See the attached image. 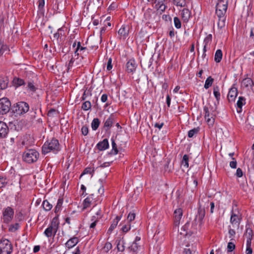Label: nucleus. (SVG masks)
I'll return each mask as SVG.
<instances>
[{"instance_id": "obj_61", "label": "nucleus", "mask_w": 254, "mask_h": 254, "mask_svg": "<svg viewBox=\"0 0 254 254\" xmlns=\"http://www.w3.org/2000/svg\"><path fill=\"white\" fill-rule=\"evenodd\" d=\"M108 95L106 94H104L102 95L101 100L102 102L105 103L107 101Z\"/></svg>"}, {"instance_id": "obj_41", "label": "nucleus", "mask_w": 254, "mask_h": 254, "mask_svg": "<svg viewBox=\"0 0 254 254\" xmlns=\"http://www.w3.org/2000/svg\"><path fill=\"white\" fill-rule=\"evenodd\" d=\"M7 50V47L4 45L0 39V56H1L4 52Z\"/></svg>"}, {"instance_id": "obj_28", "label": "nucleus", "mask_w": 254, "mask_h": 254, "mask_svg": "<svg viewBox=\"0 0 254 254\" xmlns=\"http://www.w3.org/2000/svg\"><path fill=\"white\" fill-rule=\"evenodd\" d=\"M218 17V26L220 28H222L225 26L226 17L225 15H217Z\"/></svg>"}, {"instance_id": "obj_44", "label": "nucleus", "mask_w": 254, "mask_h": 254, "mask_svg": "<svg viewBox=\"0 0 254 254\" xmlns=\"http://www.w3.org/2000/svg\"><path fill=\"white\" fill-rule=\"evenodd\" d=\"M174 22L175 26L176 28L179 29L181 27V22L180 20L178 17H175L174 18Z\"/></svg>"}, {"instance_id": "obj_9", "label": "nucleus", "mask_w": 254, "mask_h": 254, "mask_svg": "<svg viewBox=\"0 0 254 254\" xmlns=\"http://www.w3.org/2000/svg\"><path fill=\"white\" fill-rule=\"evenodd\" d=\"M130 26L128 24H124L118 31L119 39H125L128 36Z\"/></svg>"}, {"instance_id": "obj_25", "label": "nucleus", "mask_w": 254, "mask_h": 254, "mask_svg": "<svg viewBox=\"0 0 254 254\" xmlns=\"http://www.w3.org/2000/svg\"><path fill=\"white\" fill-rule=\"evenodd\" d=\"M246 99L244 97L240 96L239 97L238 100L237 102V112L238 113H240L242 111V106L245 104Z\"/></svg>"}, {"instance_id": "obj_60", "label": "nucleus", "mask_w": 254, "mask_h": 254, "mask_svg": "<svg viewBox=\"0 0 254 254\" xmlns=\"http://www.w3.org/2000/svg\"><path fill=\"white\" fill-rule=\"evenodd\" d=\"M94 172V170L93 169L92 170L90 168H86L84 170L83 173L84 174H91Z\"/></svg>"}, {"instance_id": "obj_19", "label": "nucleus", "mask_w": 254, "mask_h": 254, "mask_svg": "<svg viewBox=\"0 0 254 254\" xmlns=\"http://www.w3.org/2000/svg\"><path fill=\"white\" fill-rule=\"evenodd\" d=\"M109 142L107 138H105L102 141L99 142L96 147L100 151H103L107 149L109 147Z\"/></svg>"}, {"instance_id": "obj_40", "label": "nucleus", "mask_w": 254, "mask_h": 254, "mask_svg": "<svg viewBox=\"0 0 254 254\" xmlns=\"http://www.w3.org/2000/svg\"><path fill=\"white\" fill-rule=\"evenodd\" d=\"M213 94L217 101H219L220 98V93L219 92V89L218 86L214 87Z\"/></svg>"}, {"instance_id": "obj_48", "label": "nucleus", "mask_w": 254, "mask_h": 254, "mask_svg": "<svg viewBox=\"0 0 254 254\" xmlns=\"http://www.w3.org/2000/svg\"><path fill=\"white\" fill-rule=\"evenodd\" d=\"M27 87L29 90L32 92H35L37 89V88L34 85L33 82L31 81H29L28 82Z\"/></svg>"}, {"instance_id": "obj_11", "label": "nucleus", "mask_w": 254, "mask_h": 254, "mask_svg": "<svg viewBox=\"0 0 254 254\" xmlns=\"http://www.w3.org/2000/svg\"><path fill=\"white\" fill-rule=\"evenodd\" d=\"M190 226V222H187L182 228L181 231L185 232V233L181 232L180 233L184 235H189L190 236L192 234L196 232L195 226Z\"/></svg>"}, {"instance_id": "obj_8", "label": "nucleus", "mask_w": 254, "mask_h": 254, "mask_svg": "<svg viewBox=\"0 0 254 254\" xmlns=\"http://www.w3.org/2000/svg\"><path fill=\"white\" fill-rule=\"evenodd\" d=\"M3 222L6 223L10 222L13 218L14 210L10 207H7L2 212Z\"/></svg>"}, {"instance_id": "obj_37", "label": "nucleus", "mask_w": 254, "mask_h": 254, "mask_svg": "<svg viewBox=\"0 0 254 254\" xmlns=\"http://www.w3.org/2000/svg\"><path fill=\"white\" fill-rule=\"evenodd\" d=\"M189 155L187 154L183 156L181 164L184 167H189Z\"/></svg>"}, {"instance_id": "obj_52", "label": "nucleus", "mask_w": 254, "mask_h": 254, "mask_svg": "<svg viewBox=\"0 0 254 254\" xmlns=\"http://www.w3.org/2000/svg\"><path fill=\"white\" fill-rule=\"evenodd\" d=\"M212 36L211 34L207 35L204 39L203 43L204 45H207L208 44L212 41Z\"/></svg>"}, {"instance_id": "obj_50", "label": "nucleus", "mask_w": 254, "mask_h": 254, "mask_svg": "<svg viewBox=\"0 0 254 254\" xmlns=\"http://www.w3.org/2000/svg\"><path fill=\"white\" fill-rule=\"evenodd\" d=\"M19 227L18 223H15L14 224L11 225L9 227V231L14 232L16 231Z\"/></svg>"}, {"instance_id": "obj_30", "label": "nucleus", "mask_w": 254, "mask_h": 254, "mask_svg": "<svg viewBox=\"0 0 254 254\" xmlns=\"http://www.w3.org/2000/svg\"><path fill=\"white\" fill-rule=\"evenodd\" d=\"M125 241L123 239H120L118 243H117V249H118V251H119V252H123L125 251Z\"/></svg>"}, {"instance_id": "obj_49", "label": "nucleus", "mask_w": 254, "mask_h": 254, "mask_svg": "<svg viewBox=\"0 0 254 254\" xmlns=\"http://www.w3.org/2000/svg\"><path fill=\"white\" fill-rule=\"evenodd\" d=\"M117 225H118V224H117V222L116 221H113L112 224L111 225L110 228L108 230L107 233L109 234H111L112 232V231H113V230L117 227Z\"/></svg>"}, {"instance_id": "obj_53", "label": "nucleus", "mask_w": 254, "mask_h": 254, "mask_svg": "<svg viewBox=\"0 0 254 254\" xmlns=\"http://www.w3.org/2000/svg\"><path fill=\"white\" fill-rule=\"evenodd\" d=\"M135 217V214L134 212H130L127 216V219L129 222L133 221Z\"/></svg>"}, {"instance_id": "obj_34", "label": "nucleus", "mask_w": 254, "mask_h": 254, "mask_svg": "<svg viewBox=\"0 0 254 254\" xmlns=\"http://www.w3.org/2000/svg\"><path fill=\"white\" fill-rule=\"evenodd\" d=\"M42 206L44 209L46 211H49L52 208V205L47 200L43 201Z\"/></svg>"}, {"instance_id": "obj_56", "label": "nucleus", "mask_w": 254, "mask_h": 254, "mask_svg": "<svg viewBox=\"0 0 254 254\" xmlns=\"http://www.w3.org/2000/svg\"><path fill=\"white\" fill-rule=\"evenodd\" d=\"M79 47H80V42H78L77 43V46H76V48L74 51V56H77L78 57L79 56L80 54V52H79Z\"/></svg>"}, {"instance_id": "obj_5", "label": "nucleus", "mask_w": 254, "mask_h": 254, "mask_svg": "<svg viewBox=\"0 0 254 254\" xmlns=\"http://www.w3.org/2000/svg\"><path fill=\"white\" fill-rule=\"evenodd\" d=\"M59 227V223L57 222L56 218H54L51 225L45 230L44 234L48 238L55 236L58 231Z\"/></svg>"}, {"instance_id": "obj_55", "label": "nucleus", "mask_w": 254, "mask_h": 254, "mask_svg": "<svg viewBox=\"0 0 254 254\" xmlns=\"http://www.w3.org/2000/svg\"><path fill=\"white\" fill-rule=\"evenodd\" d=\"M232 160L233 161L230 162V166L233 169H235L237 168V162L234 158H232Z\"/></svg>"}, {"instance_id": "obj_42", "label": "nucleus", "mask_w": 254, "mask_h": 254, "mask_svg": "<svg viewBox=\"0 0 254 254\" xmlns=\"http://www.w3.org/2000/svg\"><path fill=\"white\" fill-rule=\"evenodd\" d=\"M199 131V128H194L188 132V137L190 138L192 137L195 134H196Z\"/></svg>"}, {"instance_id": "obj_27", "label": "nucleus", "mask_w": 254, "mask_h": 254, "mask_svg": "<svg viewBox=\"0 0 254 254\" xmlns=\"http://www.w3.org/2000/svg\"><path fill=\"white\" fill-rule=\"evenodd\" d=\"M13 84L14 86L18 87L22 85H25V82L24 80L18 77H14L13 79Z\"/></svg>"}, {"instance_id": "obj_46", "label": "nucleus", "mask_w": 254, "mask_h": 254, "mask_svg": "<svg viewBox=\"0 0 254 254\" xmlns=\"http://www.w3.org/2000/svg\"><path fill=\"white\" fill-rule=\"evenodd\" d=\"M112 248V245L111 243L107 242L103 248V250L105 253H108Z\"/></svg>"}, {"instance_id": "obj_12", "label": "nucleus", "mask_w": 254, "mask_h": 254, "mask_svg": "<svg viewBox=\"0 0 254 254\" xmlns=\"http://www.w3.org/2000/svg\"><path fill=\"white\" fill-rule=\"evenodd\" d=\"M205 215V211L203 208L199 206L198 208L197 214L195 216V220H198L199 225H201L203 223V220Z\"/></svg>"}, {"instance_id": "obj_62", "label": "nucleus", "mask_w": 254, "mask_h": 254, "mask_svg": "<svg viewBox=\"0 0 254 254\" xmlns=\"http://www.w3.org/2000/svg\"><path fill=\"white\" fill-rule=\"evenodd\" d=\"M74 60L73 59V58L72 57L70 60H69V63L68 64V66H67V68H68V70L69 69V68L72 66L73 65V63H74Z\"/></svg>"}, {"instance_id": "obj_38", "label": "nucleus", "mask_w": 254, "mask_h": 254, "mask_svg": "<svg viewBox=\"0 0 254 254\" xmlns=\"http://www.w3.org/2000/svg\"><path fill=\"white\" fill-rule=\"evenodd\" d=\"M213 82V79L211 76H209L205 80L204 87L205 89L209 88L212 85Z\"/></svg>"}, {"instance_id": "obj_47", "label": "nucleus", "mask_w": 254, "mask_h": 254, "mask_svg": "<svg viewBox=\"0 0 254 254\" xmlns=\"http://www.w3.org/2000/svg\"><path fill=\"white\" fill-rule=\"evenodd\" d=\"M253 235V230L250 228H247L245 233V236L246 238H252Z\"/></svg>"}, {"instance_id": "obj_23", "label": "nucleus", "mask_w": 254, "mask_h": 254, "mask_svg": "<svg viewBox=\"0 0 254 254\" xmlns=\"http://www.w3.org/2000/svg\"><path fill=\"white\" fill-rule=\"evenodd\" d=\"M182 19L185 22H187L191 15L190 11L187 8H184L181 13Z\"/></svg>"}, {"instance_id": "obj_15", "label": "nucleus", "mask_w": 254, "mask_h": 254, "mask_svg": "<svg viewBox=\"0 0 254 254\" xmlns=\"http://www.w3.org/2000/svg\"><path fill=\"white\" fill-rule=\"evenodd\" d=\"M242 86L247 89H252L254 86V82L251 78L246 77L242 81Z\"/></svg>"}, {"instance_id": "obj_2", "label": "nucleus", "mask_w": 254, "mask_h": 254, "mask_svg": "<svg viewBox=\"0 0 254 254\" xmlns=\"http://www.w3.org/2000/svg\"><path fill=\"white\" fill-rule=\"evenodd\" d=\"M39 154L35 149H28L23 153L22 158L27 163L35 162L39 158Z\"/></svg>"}, {"instance_id": "obj_22", "label": "nucleus", "mask_w": 254, "mask_h": 254, "mask_svg": "<svg viewBox=\"0 0 254 254\" xmlns=\"http://www.w3.org/2000/svg\"><path fill=\"white\" fill-rule=\"evenodd\" d=\"M93 196V194H90L84 200L82 204L83 209H86L91 205L94 199Z\"/></svg>"}, {"instance_id": "obj_33", "label": "nucleus", "mask_w": 254, "mask_h": 254, "mask_svg": "<svg viewBox=\"0 0 254 254\" xmlns=\"http://www.w3.org/2000/svg\"><path fill=\"white\" fill-rule=\"evenodd\" d=\"M100 121L98 118H94L91 123V127L93 130H96L99 127Z\"/></svg>"}, {"instance_id": "obj_57", "label": "nucleus", "mask_w": 254, "mask_h": 254, "mask_svg": "<svg viewBox=\"0 0 254 254\" xmlns=\"http://www.w3.org/2000/svg\"><path fill=\"white\" fill-rule=\"evenodd\" d=\"M130 229V225H125L121 228L123 232L125 233H127L128 232Z\"/></svg>"}, {"instance_id": "obj_16", "label": "nucleus", "mask_w": 254, "mask_h": 254, "mask_svg": "<svg viewBox=\"0 0 254 254\" xmlns=\"http://www.w3.org/2000/svg\"><path fill=\"white\" fill-rule=\"evenodd\" d=\"M164 1L165 0H155L154 1L155 8L161 12H164L166 8Z\"/></svg>"}, {"instance_id": "obj_17", "label": "nucleus", "mask_w": 254, "mask_h": 254, "mask_svg": "<svg viewBox=\"0 0 254 254\" xmlns=\"http://www.w3.org/2000/svg\"><path fill=\"white\" fill-rule=\"evenodd\" d=\"M238 95L237 88L236 87H232L228 94V99L229 102H233L235 101L236 97Z\"/></svg>"}, {"instance_id": "obj_39", "label": "nucleus", "mask_w": 254, "mask_h": 254, "mask_svg": "<svg viewBox=\"0 0 254 254\" xmlns=\"http://www.w3.org/2000/svg\"><path fill=\"white\" fill-rule=\"evenodd\" d=\"M140 246L138 244V243L133 242L132 245L128 247V249L130 251H132L133 252H136L139 248Z\"/></svg>"}, {"instance_id": "obj_63", "label": "nucleus", "mask_w": 254, "mask_h": 254, "mask_svg": "<svg viewBox=\"0 0 254 254\" xmlns=\"http://www.w3.org/2000/svg\"><path fill=\"white\" fill-rule=\"evenodd\" d=\"M171 100V97H170L169 95L168 94L166 97V103H167L168 107H170Z\"/></svg>"}, {"instance_id": "obj_51", "label": "nucleus", "mask_w": 254, "mask_h": 254, "mask_svg": "<svg viewBox=\"0 0 254 254\" xmlns=\"http://www.w3.org/2000/svg\"><path fill=\"white\" fill-rule=\"evenodd\" d=\"M235 249V245L232 242H229L227 246V251L228 252H232Z\"/></svg>"}, {"instance_id": "obj_18", "label": "nucleus", "mask_w": 254, "mask_h": 254, "mask_svg": "<svg viewBox=\"0 0 254 254\" xmlns=\"http://www.w3.org/2000/svg\"><path fill=\"white\" fill-rule=\"evenodd\" d=\"M230 223L233 226L235 225L236 227H239L240 223V219L239 216L234 213L233 209L231 211Z\"/></svg>"}, {"instance_id": "obj_35", "label": "nucleus", "mask_w": 254, "mask_h": 254, "mask_svg": "<svg viewBox=\"0 0 254 254\" xmlns=\"http://www.w3.org/2000/svg\"><path fill=\"white\" fill-rule=\"evenodd\" d=\"M87 51V48L86 47L81 46V44L80 43L79 52H80L82 59H83V56H86V54L88 53Z\"/></svg>"}, {"instance_id": "obj_58", "label": "nucleus", "mask_w": 254, "mask_h": 254, "mask_svg": "<svg viewBox=\"0 0 254 254\" xmlns=\"http://www.w3.org/2000/svg\"><path fill=\"white\" fill-rule=\"evenodd\" d=\"M112 60L110 58L108 59L107 64V69L108 70H110L112 68Z\"/></svg>"}, {"instance_id": "obj_31", "label": "nucleus", "mask_w": 254, "mask_h": 254, "mask_svg": "<svg viewBox=\"0 0 254 254\" xmlns=\"http://www.w3.org/2000/svg\"><path fill=\"white\" fill-rule=\"evenodd\" d=\"M112 149L110 152L111 155H116L118 153V150L117 148V144L115 142V140L113 138L111 139Z\"/></svg>"}, {"instance_id": "obj_24", "label": "nucleus", "mask_w": 254, "mask_h": 254, "mask_svg": "<svg viewBox=\"0 0 254 254\" xmlns=\"http://www.w3.org/2000/svg\"><path fill=\"white\" fill-rule=\"evenodd\" d=\"M8 79L6 77H0V90H3L7 88Z\"/></svg>"}, {"instance_id": "obj_45", "label": "nucleus", "mask_w": 254, "mask_h": 254, "mask_svg": "<svg viewBox=\"0 0 254 254\" xmlns=\"http://www.w3.org/2000/svg\"><path fill=\"white\" fill-rule=\"evenodd\" d=\"M45 0H39L38 1V9L41 12L44 11Z\"/></svg>"}, {"instance_id": "obj_4", "label": "nucleus", "mask_w": 254, "mask_h": 254, "mask_svg": "<svg viewBox=\"0 0 254 254\" xmlns=\"http://www.w3.org/2000/svg\"><path fill=\"white\" fill-rule=\"evenodd\" d=\"M12 250V245L8 239H4L0 241V254H10Z\"/></svg>"}, {"instance_id": "obj_20", "label": "nucleus", "mask_w": 254, "mask_h": 254, "mask_svg": "<svg viewBox=\"0 0 254 254\" xmlns=\"http://www.w3.org/2000/svg\"><path fill=\"white\" fill-rule=\"evenodd\" d=\"M79 242L77 237H73L69 239L65 243V246L68 249H70L75 246Z\"/></svg>"}, {"instance_id": "obj_13", "label": "nucleus", "mask_w": 254, "mask_h": 254, "mask_svg": "<svg viewBox=\"0 0 254 254\" xmlns=\"http://www.w3.org/2000/svg\"><path fill=\"white\" fill-rule=\"evenodd\" d=\"M183 216V210L181 208L176 209L174 212V224L176 226L180 224V220Z\"/></svg>"}, {"instance_id": "obj_3", "label": "nucleus", "mask_w": 254, "mask_h": 254, "mask_svg": "<svg viewBox=\"0 0 254 254\" xmlns=\"http://www.w3.org/2000/svg\"><path fill=\"white\" fill-rule=\"evenodd\" d=\"M13 112L18 115L27 113L29 110L28 104L25 102H18L12 107Z\"/></svg>"}, {"instance_id": "obj_54", "label": "nucleus", "mask_w": 254, "mask_h": 254, "mask_svg": "<svg viewBox=\"0 0 254 254\" xmlns=\"http://www.w3.org/2000/svg\"><path fill=\"white\" fill-rule=\"evenodd\" d=\"M82 134L83 135H86L88 133V127L86 126H83L81 128Z\"/></svg>"}, {"instance_id": "obj_43", "label": "nucleus", "mask_w": 254, "mask_h": 254, "mask_svg": "<svg viewBox=\"0 0 254 254\" xmlns=\"http://www.w3.org/2000/svg\"><path fill=\"white\" fill-rule=\"evenodd\" d=\"M174 3L177 6H180L181 7H184L186 5V2L185 0H173Z\"/></svg>"}, {"instance_id": "obj_10", "label": "nucleus", "mask_w": 254, "mask_h": 254, "mask_svg": "<svg viewBox=\"0 0 254 254\" xmlns=\"http://www.w3.org/2000/svg\"><path fill=\"white\" fill-rule=\"evenodd\" d=\"M203 111L204 112L205 120L208 125H213L215 120L213 113L211 112L209 108L207 106L203 107Z\"/></svg>"}, {"instance_id": "obj_36", "label": "nucleus", "mask_w": 254, "mask_h": 254, "mask_svg": "<svg viewBox=\"0 0 254 254\" xmlns=\"http://www.w3.org/2000/svg\"><path fill=\"white\" fill-rule=\"evenodd\" d=\"M91 104L90 101H87L83 102L81 106V109L84 111H88L91 109Z\"/></svg>"}, {"instance_id": "obj_14", "label": "nucleus", "mask_w": 254, "mask_h": 254, "mask_svg": "<svg viewBox=\"0 0 254 254\" xmlns=\"http://www.w3.org/2000/svg\"><path fill=\"white\" fill-rule=\"evenodd\" d=\"M9 131L7 125L3 122L0 121V138L6 136Z\"/></svg>"}, {"instance_id": "obj_26", "label": "nucleus", "mask_w": 254, "mask_h": 254, "mask_svg": "<svg viewBox=\"0 0 254 254\" xmlns=\"http://www.w3.org/2000/svg\"><path fill=\"white\" fill-rule=\"evenodd\" d=\"M114 120V116L113 114L111 115L110 117L107 119L104 123V127H107V130L109 129L112 126Z\"/></svg>"}, {"instance_id": "obj_29", "label": "nucleus", "mask_w": 254, "mask_h": 254, "mask_svg": "<svg viewBox=\"0 0 254 254\" xmlns=\"http://www.w3.org/2000/svg\"><path fill=\"white\" fill-rule=\"evenodd\" d=\"M222 58V52L220 49L217 50L214 56V61L216 63H219L221 62Z\"/></svg>"}, {"instance_id": "obj_1", "label": "nucleus", "mask_w": 254, "mask_h": 254, "mask_svg": "<svg viewBox=\"0 0 254 254\" xmlns=\"http://www.w3.org/2000/svg\"><path fill=\"white\" fill-rule=\"evenodd\" d=\"M60 150V144L58 140L53 138L50 142H46L42 148V153L46 154L51 151L57 153Z\"/></svg>"}, {"instance_id": "obj_21", "label": "nucleus", "mask_w": 254, "mask_h": 254, "mask_svg": "<svg viewBox=\"0 0 254 254\" xmlns=\"http://www.w3.org/2000/svg\"><path fill=\"white\" fill-rule=\"evenodd\" d=\"M136 65L133 60H130L126 64L127 70L128 72L131 73L135 71Z\"/></svg>"}, {"instance_id": "obj_64", "label": "nucleus", "mask_w": 254, "mask_h": 254, "mask_svg": "<svg viewBox=\"0 0 254 254\" xmlns=\"http://www.w3.org/2000/svg\"><path fill=\"white\" fill-rule=\"evenodd\" d=\"M236 232L234 229L231 228H229V234L230 235V237H233L235 235Z\"/></svg>"}, {"instance_id": "obj_6", "label": "nucleus", "mask_w": 254, "mask_h": 254, "mask_svg": "<svg viewBox=\"0 0 254 254\" xmlns=\"http://www.w3.org/2000/svg\"><path fill=\"white\" fill-rule=\"evenodd\" d=\"M227 9V1L224 0H218L216 6V14L217 15H225Z\"/></svg>"}, {"instance_id": "obj_59", "label": "nucleus", "mask_w": 254, "mask_h": 254, "mask_svg": "<svg viewBox=\"0 0 254 254\" xmlns=\"http://www.w3.org/2000/svg\"><path fill=\"white\" fill-rule=\"evenodd\" d=\"M236 175L239 178L242 177L243 176V173L242 170L241 168H239L237 169Z\"/></svg>"}, {"instance_id": "obj_32", "label": "nucleus", "mask_w": 254, "mask_h": 254, "mask_svg": "<svg viewBox=\"0 0 254 254\" xmlns=\"http://www.w3.org/2000/svg\"><path fill=\"white\" fill-rule=\"evenodd\" d=\"M63 203V198H59L57 205L55 208V213H58L61 210L62 206Z\"/></svg>"}, {"instance_id": "obj_7", "label": "nucleus", "mask_w": 254, "mask_h": 254, "mask_svg": "<svg viewBox=\"0 0 254 254\" xmlns=\"http://www.w3.org/2000/svg\"><path fill=\"white\" fill-rule=\"evenodd\" d=\"M11 103L7 98H2L0 99V114L3 115L6 114L10 110Z\"/></svg>"}]
</instances>
